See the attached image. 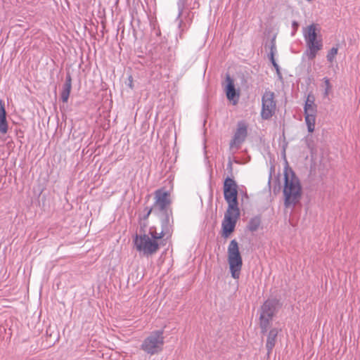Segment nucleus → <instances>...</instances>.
I'll return each instance as SVG.
<instances>
[{
	"label": "nucleus",
	"instance_id": "obj_25",
	"mask_svg": "<svg viewBox=\"0 0 360 360\" xmlns=\"http://www.w3.org/2000/svg\"><path fill=\"white\" fill-rule=\"evenodd\" d=\"M324 84H325V92L324 94L327 96L331 89V85L330 83V80L328 77H324L323 79Z\"/></svg>",
	"mask_w": 360,
	"mask_h": 360
},
{
	"label": "nucleus",
	"instance_id": "obj_10",
	"mask_svg": "<svg viewBox=\"0 0 360 360\" xmlns=\"http://www.w3.org/2000/svg\"><path fill=\"white\" fill-rule=\"evenodd\" d=\"M276 103L274 100V93L265 91L262 97L261 117L263 120L270 119L275 113Z\"/></svg>",
	"mask_w": 360,
	"mask_h": 360
},
{
	"label": "nucleus",
	"instance_id": "obj_11",
	"mask_svg": "<svg viewBox=\"0 0 360 360\" xmlns=\"http://www.w3.org/2000/svg\"><path fill=\"white\" fill-rule=\"evenodd\" d=\"M248 134V125L245 121L238 122L236 131L233 139L230 143V148L232 150H237L240 145L245 141Z\"/></svg>",
	"mask_w": 360,
	"mask_h": 360
},
{
	"label": "nucleus",
	"instance_id": "obj_4",
	"mask_svg": "<svg viewBox=\"0 0 360 360\" xmlns=\"http://www.w3.org/2000/svg\"><path fill=\"white\" fill-rule=\"evenodd\" d=\"M279 307V301L275 298L268 299L262 306L259 316V325L261 332L262 333L267 332L270 322Z\"/></svg>",
	"mask_w": 360,
	"mask_h": 360
},
{
	"label": "nucleus",
	"instance_id": "obj_12",
	"mask_svg": "<svg viewBox=\"0 0 360 360\" xmlns=\"http://www.w3.org/2000/svg\"><path fill=\"white\" fill-rule=\"evenodd\" d=\"M194 13L191 11H184L181 15L178 13L176 21L178 22L179 34L180 39L184 38V34L189 29L193 19Z\"/></svg>",
	"mask_w": 360,
	"mask_h": 360
},
{
	"label": "nucleus",
	"instance_id": "obj_15",
	"mask_svg": "<svg viewBox=\"0 0 360 360\" xmlns=\"http://www.w3.org/2000/svg\"><path fill=\"white\" fill-rule=\"evenodd\" d=\"M8 129L4 103L0 100V133L5 134Z\"/></svg>",
	"mask_w": 360,
	"mask_h": 360
},
{
	"label": "nucleus",
	"instance_id": "obj_26",
	"mask_svg": "<svg viewBox=\"0 0 360 360\" xmlns=\"http://www.w3.org/2000/svg\"><path fill=\"white\" fill-rule=\"evenodd\" d=\"M292 28L294 30V32H296L297 28H298V27H299L298 22L297 21H295V20L292 21Z\"/></svg>",
	"mask_w": 360,
	"mask_h": 360
},
{
	"label": "nucleus",
	"instance_id": "obj_17",
	"mask_svg": "<svg viewBox=\"0 0 360 360\" xmlns=\"http://www.w3.org/2000/svg\"><path fill=\"white\" fill-rule=\"evenodd\" d=\"M72 89V78L70 74H68L65 77V82L63 86L61 91V99L63 102L66 103L68 101L69 96Z\"/></svg>",
	"mask_w": 360,
	"mask_h": 360
},
{
	"label": "nucleus",
	"instance_id": "obj_27",
	"mask_svg": "<svg viewBox=\"0 0 360 360\" xmlns=\"http://www.w3.org/2000/svg\"><path fill=\"white\" fill-rule=\"evenodd\" d=\"M274 54H273L272 53H269L268 54V57H269V60L271 61V63H272L273 61H275V58H274Z\"/></svg>",
	"mask_w": 360,
	"mask_h": 360
},
{
	"label": "nucleus",
	"instance_id": "obj_19",
	"mask_svg": "<svg viewBox=\"0 0 360 360\" xmlns=\"http://www.w3.org/2000/svg\"><path fill=\"white\" fill-rule=\"evenodd\" d=\"M261 217L259 215L255 216L252 218L249 221V231H257L261 224Z\"/></svg>",
	"mask_w": 360,
	"mask_h": 360
},
{
	"label": "nucleus",
	"instance_id": "obj_6",
	"mask_svg": "<svg viewBox=\"0 0 360 360\" xmlns=\"http://www.w3.org/2000/svg\"><path fill=\"white\" fill-rule=\"evenodd\" d=\"M164 339L162 330L153 331L144 339L141 349L150 355L158 354L162 349Z\"/></svg>",
	"mask_w": 360,
	"mask_h": 360
},
{
	"label": "nucleus",
	"instance_id": "obj_13",
	"mask_svg": "<svg viewBox=\"0 0 360 360\" xmlns=\"http://www.w3.org/2000/svg\"><path fill=\"white\" fill-rule=\"evenodd\" d=\"M226 82L225 91L226 97L233 105H236L239 99V93L236 90L233 80L229 75L226 77Z\"/></svg>",
	"mask_w": 360,
	"mask_h": 360
},
{
	"label": "nucleus",
	"instance_id": "obj_28",
	"mask_svg": "<svg viewBox=\"0 0 360 360\" xmlns=\"http://www.w3.org/2000/svg\"><path fill=\"white\" fill-rule=\"evenodd\" d=\"M276 75H277V77H278V79L280 80V81H283V76H282V74L281 72V70H276Z\"/></svg>",
	"mask_w": 360,
	"mask_h": 360
},
{
	"label": "nucleus",
	"instance_id": "obj_22",
	"mask_svg": "<svg viewBox=\"0 0 360 360\" xmlns=\"http://www.w3.org/2000/svg\"><path fill=\"white\" fill-rule=\"evenodd\" d=\"M187 0H178L177 1V7H178V13H179V15L183 14L184 11H190L186 7Z\"/></svg>",
	"mask_w": 360,
	"mask_h": 360
},
{
	"label": "nucleus",
	"instance_id": "obj_5",
	"mask_svg": "<svg viewBox=\"0 0 360 360\" xmlns=\"http://www.w3.org/2000/svg\"><path fill=\"white\" fill-rule=\"evenodd\" d=\"M134 243L136 250L141 255L150 257L157 252L159 250V244L157 240H152L149 235H136L134 238Z\"/></svg>",
	"mask_w": 360,
	"mask_h": 360
},
{
	"label": "nucleus",
	"instance_id": "obj_30",
	"mask_svg": "<svg viewBox=\"0 0 360 360\" xmlns=\"http://www.w3.org/2000/svg\"><path fill=\"white\" fill-rule=\"evenodd\" d=\"M274 181L276 183L279 184V174H277L276 176H274Z\"/></svg>",
	"mask_w": 360,
	"mask_h": 360
},
{
	"label": "nucleus",
	"instance_id": "obj_3",
	"mask_svg": "<svg viewBox=\"0 0 360 360\" xmlns=\"http://www.w3.org/2000/svg\"><path fill=\"white\" fill-rule=\"evenodd\" d=\"M227 256L231 276L234 279H238L240 276L243 260L239 251L238 243L235 239L231 240L228 246Z\"/></svg>",
	"mask_w": 360,
	"mask_h": 360
},
{
	"label": "nucleus",
	"instance_id": "obj_29",
	"mask_svg": "<svg viewBox=\"0 0 360 360\" xmlns=\"http://www.w3.org/2000/svg\"><path fill=\"white\" fill-rule=\"evenodd\" d=\"M271 64L274 66V68H275L276 71L278 70H280V67H279V65H278V63H276V60L273 61Z\"/></svg>",
	"mask_w": 360,
	"mask_h": 360
},
{
	"label": "nucleus",
	"instance_id": "obj_7",
	"mask_svg": "<svg viewBox=\"0 0 360 360\" xmlns=\"http://www.w3.org/2000/svg\"><path fill=\"white\" fill-rule=\"evenodd\" d=\"M224 197L228 204L227 209H239L238 202V185L235 180L231 177L224 179Z\"/></svg>",
	"mask_w": 360,
	"mask_h": 360
},
{
	"label": "nucleus",
	"instance_id": "obj_14",
	"mask_svg": "<svg viewBox=\"0 0 360 360\" xmlns=\"http://www.w3.org/2000/svg\"><path fill=\"white\" fill-rule=\"evenodd\" d=\"M168 223H169V217L167 216V217H165V219L162 221V229L160 233L157 232L154 227H150L149 229V235L151 236V237H152L151 239L157 240L158 239H161L167 233H169V230L167 228Z\"/></svg>",
	"mask_w": 360,
	"mask_h": 360
},
{
	"label": "nucleus",
	"instance_id": "obj_16",
	"mask_svg": "<svg viewBox=\"0 0 360 360\" xmlns=\"http://www.w3.org/2000/svg\"><path fill=\"white\" fill-rule=\"evenodd\" d=\"M278 333V330L277 328H272L270 330L266 343V347L267 349V354L269 355L272 352L273 348L274 347L276 342V338Z\"/></svg>",
	"mask_w": 360,
	"mask_h": 360
},
{
	"label": "nucleus",
	"instance_id": "obj_20",
	"mask_svg": "<svg viewBox=\"0 0 360 360\" xmlns=\"http://www.w3.org/2000/svg\"><path fill=\"white\" fill-rule=\"evenodd\" d=\"M316 105L314 104V102H311V104H309L308 103H305L304 107V115H316Z\"/></svg>",
	"mask_w": 360,
	"mask_h": 360
},
{
	"label": "nucleus",
	"instance_id": "obj_9",
	"mask_svg": "<svg viewBox=\"0 0 360 360\" xmlns=\"http://www.w3.org/2000/svg\"><path fill=\"white\" fill-rule=\"evenodd\" d=\"M169 194L164 189H158L155 192V202L153 207L147 211L146 217H148L153 210H158L166 214L168 216L167 207L170 205Z\"/></svg>",
	"mask_w": 360,
	"mask_h": 360
},
{
	"label": "nucleus",
	"instance_id": "obj_2",
	"mask_svg": "<svg viewBox=\"0 0 360 360\" xmlns=\"http://www.w3.org/2000/svg\"><path fill=\"white\" fill-rule=\"evenodd\" d=\"M317 30L319 29H317L316 25L312 23L308 25L303 32V36L307 47L305 54L309 60L314 59L318 52L323 48L321 38H317Z\"/></svg>",
	"mask_w": 360,
	"mask_h": 360
},
{
	"label": "nucleus",
	"instance_id": "obj_23",
	"mask_svg": "<svg viewBox=\"0 0 360 360\" xmlns=\"http://www.w3.org/2000/svg\"><path fill=\"white\" fill-rule=\"evenodd\" d=\"M273 175H275V167L274 165H271L269 168V179L267 184L269 190L271 189V182L272 180Z\"/></svg>",
	"mask_w": 360,
	"mask_h": 360
},
{
	"label": "nucleus",
	"instance_id": "obj_24",
	"mask_svg": "<svg viewBox=\"0 0 360 360\" xmlns=\"http://www.w3.org/2000/svg\"><path fill=\"white\" fill-rule=\"evenodd\" d=\"M270 51L269 53H272L273 54H276L277 52L276 45V41L275 38H273L271 39L269 45Z\"/></svg>",
	"mask_w": 360,
	"mask_h": 360
},
{
	"label": "nucleus",
	"instance_id": "obj_31",
	"mask_svg": "<svg viewBox=\"0 0 360 360\" xmlns=\"http://www.w3.org/2000/svg\"><path fill=\"white\" fill-rule=\"evenodd\" d=\"M311 102H314V99L311 100L309 98V96H308L307 101H305V103H308L309 104H311Z\"/></svg>",
	"mask_w": 360,
	"mask_h": 360
},
{
	"label": "nucleus",
	"instance_id": "obj_8",
	"mask_svg": "<svg viewBox=\"0 0 360 360\" xmlns=\"http://www.w3.org/2000/svg\"><path fill=\"white\" fill-rule=\"evenodd\" d=\"M239 217V209L226 210L224 214V218L221 222V235L224 238H229L231 233L234 231L237 220Z\"/></svg>",
	"mask_w": 360,
	"mask_h": 360
},
{
	"label": "nucleus",
	"instance_id": "obj_1",
	"mask_svg": "<svg viewBox=\"0 0 360 360\" xmlns=\"http://www.w3.org/2000/svg\"><path fill=\"white\" fill-rule=\"evenodd\" d=\"M284 185L283 194L284 206L292 210L300 202L302 196V186L299 177L289 167L288 162L284 167Z\"/></svg>",
	"mask_w": 360,
	"mask_h": 360
},
{
	"label": "nucleus",
	"instance_id": "obj_21",
	"mask_svg": "<svg viewBox=\"0 0 360 360\" xmlns=\"http://www.w3.org/2000/svg\"><path fill=\"white\" fill-rule=\"evenodd\" d=\"M338 46L332 47L327 53L326 58L330 63H333L335 59V56L338 54Z\"/></svg>",
	"mask_w": 360,
	"mask_h": 360
},
{
	"label": "nucleus",
	"instance_id": "obj_18",
	"mask_svg": "<svg viewBox=\"0 0 360 360\" xmlns=\"http://www.w3.org/2000/svg\"><path fill=\"white\" fill-rule=\"evenodd\" d=\"M305 122L307 126V130L309 132H313L315 127L316 115H306Z\"/></svg>",
	"mask_w": 360,
	"mask_h": 360
}]
</instances>
